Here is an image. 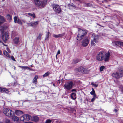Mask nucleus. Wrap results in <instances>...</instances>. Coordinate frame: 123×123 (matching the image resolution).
Returning a JSON list of instances; mask_svg holds the SVG:
<instances>
[{"instance_id": "nucleus-1", "label": "nucleus", "mask_w": 123, "mask_h": 123, "mask_svg": "<svg viewBox=\"0 0 123 123\" xmlns=\"http://www.w3.org/2000/svg\"><path fill=\"white\" fill-rule=\"evenodd\" d=\"M111 55L109 51L106 52L104 51H101L97 54L96 59L99 61L104 60L105 62H108L109 60Z\"/></svg>"}, {"instance_id": "nucleus-2", "label": "nucleus", "mask_w": 123, "mask_h": 123, "mask_svg": "<svg viewBox=\"0 0 123 123\" xmlns=\"http://www.w3.org/2000/svg\"><path fill=\"white\" fill-rule=\"evenodd\" d=\"M78 31L79 33L77 36V39L79 41L80 40L86 35L87 32V31L85 30H82L78 28Z\"/></svg>"}, {"instance_id": "nucleus-3", "label": "nucleus", "mask_w": 123, "mask_h": 123, "mask_svg": "<svg viewBox=\"0 0 123 123\" xmlns=\"http://www.w3.org/2000/svg\"><path fill=\"white\" fill-rule=\"evenodd\" d=\"M35 5L40 8L43 7L46 4L47 0H34Z\"/></svg>"}, {"instance_id": "nucleus-4", "label": "nucleus", "mask_w": 123, "mask_h": 123, "mask_svg": "<svg viewBox=\"0 0 123 123\" xmlns=\"http://www.w3.org/2000/svg\"><path fill=\"white\" fill-rule=\"evenodd\" d=\"M3 28V26H1L0 27V31L2 34L1 36L2 39L4 42L6 43L8 39V35H7L6 32L4 33Z\"/></svg>"}, {"instance_id": "nucleus-5", "label": "nucleus", "mask_w": 123, "mask_h": 123, "mask_svg": "<svg viewBox=\"0 0 123 123\" xmlns=\"http://www.w3.org/2000/svg\"><path fill=\"white\" fill-rule=\"evenodd\" d=\"M74 85V82L72 81H69L66 82L64 85V89L68 90H69L72 89Z\"/></svg>"}, {"instance_id": "nucleus-6", "label": "nucleus", "mask_w": 123, "mask_h": 123, "mask_svg": "<svg viewBox=\"0 0 123 123\" xmlns=\"http://www.w3.org/2000/svg\"><path fill=\"white\" fill-rule=\"evenodd\" d=\"M4 114L6 116L11 117L13 114L14 112L11 110L7 108H4L3 110Z\"/></svg>"}, {"instance_id": "nucleus-7", "label": "nucleus", "mask_w": 123, "mask_h": 123, "mask_svg": "<svg viewBox=\"0 0 123 123\" xmlns=\"http://www.w3.org/2000/svg\"><path fill=\"white\" fill-rule=\"evenodd\" d=\"M52 6L54 10L56 13H59L61 12V10L58 5L54 4L52 5Z\"/></svg>"}, {"instance_id": "nucleus-8", "label": "nucleus", "mask_w": 123, "mask_h": 123, "mask_svg": "<svg viewBox=\"0 0 123 123\" xmlns=\"http://www.w3.org/2000/svg\"><path fill=\"white\" fill-rule=\"evenodd\" d=\"M31 118V117L30 115L26 114L20 117V120L22 121L25 122L29 121Z\"/></svg>"}, {"instance_id": "nucleus-9", "label": "nucleus", "mask_w": 123, "mask_h": 123, "mask_svg": "<svg viewBox=\"0 0 123 123\" xmlns=\"http://www.w3.org/2000/svg\"><path fill=\"white\" fill-rule=\"evenodd\" d=\"M89 43V40L88 39L87 37H85L83 39L82 42V45L84 47H86L87 46Z\"/></svg>"}, {"instance_id": "nucleus-10", "label": "nucleus", "mask_w": 123, "mask_h": 123, "mask_svg": "<svg viewBox=\"0 0 123 123\" xmlns=\"http://www.w3.org/2000/svg\"><path fill=\"white\" fill-rule=\"evenodd\" d=\"M92 38L95 42L96 43H97L98 40L99 36L97 35H96L95 34H92Z\"/></svg>"}, {"instance_id": "nucleus-11", "label": "nucleus", "mask_w": 123, "mask_h": 123, "mask_svg": "<svg viewBox=\"0 0 123 123\" xmlns=\"http://www.w3.org/2000/svg\"><path fill=\"white\" fill-rule=\"evenodd\" d=\"M118 73L121 77L123 76V67H120L118 69Z\"/></svg>"}, {"instance_id": "nucleus-12", "label": "nucleus", "mask_w": 123, "mask_h": 123, "mask_svg": "<svg viewBox=\"0 0 123 123\" xmlns=\"http://www.w3.org/2000/svg\"><path fill=\"white\" fill-rule=\"evenodd\" d=\"M81 72L84 73H87L89 71L85 68L82 67H80Z\"/></svg>"}, {"instance_id": "nucleus-13", "label": "nucleus", "mask_w": 123, "mask_h": 123, "mask_svg": "<svg viewBox=\"0 0 123 123\" xmlns=\"http://www.w3.org/2000/svg\"><path fill=\"white\" fill-rule=\"evenodd\" d=\"M112 76L114 78L116 79L119 78L121 77L118 72L113 73L112 74Z\"/></svg>"}, {"instance_id": "nucleus-14", "label": "nucleus", "mask_w": 123, "mask_h": 123, "mask_svg": "<svg viewBox=\"0 0 123 123\" xmlns=\"http://www.w3.org/2000/svg\"><path fill=\"white\" fill-rule=\"evenodd\" d=\"M38 24V21H34L31 23H28L27 24L29 25V26H36Z\"/></svg>"}, {"instance_id": "nucleus-15", "label": "nucleus", "mask_w": 123, "mask_h": 123, "mask_svg": "<svg viewBox=\"0 0 123 123\" xmlns=\"http://www.w3.org/2000/svg\"><path fill=\"white\" fill-rule=\"evenodd\" d=\"M6 20L3 16L0 15V25L6 21Z\"/></svg>"}, {"instance_id": "nucleus-16", "label": "nucleus", "mask_w": 123, "mask_h": 123, "mask_svg": "<svg viewBox=\"0 0 123 123\" xmlns=\"http://www.w3.org/2000/svg\"><path fill=\"white\" fill-rule=\"evenodd\" d=\"M15 114L17 116H20L23 114V112L20 110H16L15 111Z\"/></svg>"}, {"instance_id": "nucleus-17", "label": "nucleus", "mask_w": 123, "mask_h": 123, "mask_svg": "<svg viewBox=\"0 0 123 123\" xmlns=\"http://www.w3.org/2000/svg\"><path fill=\"white\" fill-rule=\"evenodd\" d=\"M115 43L116 45L119 46H123V42H122L117 41L115 42Z\"/></svg>"}, {"instance_id": "nucleus-18", "label": "nucleus", "mask_w": 123, "mask_h": 123, "mask_svg": "<svg viewBox=\"0 0 123 123\" xmlns=\"http://www.w3.org/2000/svg\"><path fill=\"white\" fill-rule=\"evenodd\" d=\"M0 92H5L7 93L9 91L8 89L0 87Z\"/></svg>"}, {"instance_id": "nucleus-19", "label": "nucleus", "mask_w": 123, "mask_h": 123, "mask_svg": "<svg viewBox=\"0 0 123 123\" xmlns=\"http://www.w3.org/2000/svg\"><path fill=\"white\" fill-rule=\"evenodd\" d=\"M64 35V34L63 33L62 34H60L58 35L54 34L53 35V36L55 38H57L63 36Z\"/></svg>"}, {"instance_id": "nucleus-20", "label": "nucleus", "mask_w": 123, "mask_h": 123, "mask_svg": "<svg viewBox=\"0 0 123 123\" xmlns=\"http://www.w3.org/2000/svg\"><path fill=\"white\" fill-rule=\"evenodd\" d=\"M38 78V76L37 75H35L32 80L33 83L37 84V79Z\"/></svg>"}, {"instance_id": "nucleus-21", "label": "nucleus", "mask_w": 123, "mask_h": 123, "mask_svg": "<svg viewBox=\"0 0 123 123\" xmlns=\"http://www.w3.org/2000/svg\"><path fill=\"white\" fill-rule=\"evenodd\" d=\"M6 18L7 20L9 21H10L12 19V16L9 14H7Z\"/></svg>"}, {"instance_id": "nucleus-22", "label": "nucleus", "mask_w": 123, "mask_h": 123, "mask_svg": "<svg viewBox=\"0 0 123 123\" xmlns=\"http://www.w3.org/2000/svg\"><path fill=\"white\" fill-rule=\"evenodd\" d=\"M13 43L15 44H17L19 42V38L17 37H15L13 40Z\"/></svg>"}, {"instance_id": "nucleus-23", "label": "nucleus", "mask_w": 123, "mask_h": 123, "mask_svg": "<svg viewBox=\"0 0 123 123\" xmlns=\"http://www.w3.org/2000/svg\"><path fill=\"white\" fill-rule=\"evenodd\" d=\"M71 98L73 99H75L76 98V94L74 92L72 93L71 95Z\"/></svg>"}, {"instance_id": "nucleus-24", "label": "nucleus", "mask_w": 123, "mask_h": 123, "mask_svg": "<svg viewBox=\"0 0 123 123\" xmlns=\"http://www.w3.org/2000/svg\"><path fill=\"white\" fill-rule=\"evenodd\" d=\"M39 119L38 117L37 116H34L32 118V120L33 121L36 122Z\"/></svg>"}, {"instance_id": "nucleus-25", "label": "nucleus", "mask_w": 123, "mask_h": 123, "mask_svg": "<svg viewBox=\"0 0 123 123\" xmlns=\"http://www.w3.org/2000/svg\"><path fill=\"white\" fill-rule=\"evenodd\" d=\"M3 54L6 56L10 58V55L8 53L6 50H4L3 51Z\"/></svg>"}, {"instance_id": "nucleus-26", "label": "nucleus", "mask_w": 123, "mask_h": 123, "mask_svg": "<svg viewBox=\"0 0 123 123\" xmlns=\"http://www.w3.org/2000/svg\"><path fill=\"white\" fill-rule=\"evenodd\" d=\"M80 61V59H76L74 60L73 62L74 64H76Z\"/></svg>"}, {"instance_id": "nucleus-27", "label": "nucleus", "mask_w": 123, "mask_h": 123, "mask_svg": "<svg viewBox=\"0 0 123 123\" xmlns=\"http://www.w3.org/2000/svg\"><path fill=\"white\" fill-rule=\"evenodd\" d=\"M12 119L15 121H17L19 119L18 117L16 116L12 117Z\"/></svg>"}, {"instance_id": "nucleus-28", "label": "nucleus", "mask_w": 123, "mask_h": 123, "mask_svg": "<svg viewBox=\"0 0 123 123\" xmlns=\"http://www.w3.org/2000/svg\"><path fill=\"white\" fill-rule=\"evenodd\" d=\"M18 67L20 68H22L24 69H29L30 70L31 69L29 67L27 66H19Z\"/></svg>"}, {"instance_id": "nucleus-29", "label": "nucleus", "mask_w": 123, "mask_h": 123, "mask_svg": "<svg viewBox=\"0 0 123 123\" xmlns=\"http://www.w3.org/2000/svg\"><path fill=\"white\" fill-rule=\"evenodd\" d=\"M28 14L29 15L33 17L34 18H36L35 15L34 13L31 14L29 13H28Z\"/></svg>"}, {"instance_id": "nucleus-30", "label": "nucleus", "mask_w": 123, "mask_h": 123, "mask_svg": "<svg viewBox=\"0 0 123 123\" xmlns=\"http://www.w3.org/2000/svg\"><path fill=\"white\" fill-rule=\"evenodd\" d=\"M50 74V73L49 72H47L46 73L44 74H43V77L47 76Z\"/></svg>"}, {"instance_id": "nucleus-31", "label": "nucleus", "mask_w": 123, "mask_h": 123, "mask_svg": "<svg viewBox=\"0 0 123 123\" xmlns=\"http://www.w3.org/2000/svg\"><path fill=\"white\" fill-rule=\"evenodd\" d=\"M52 121L50 119H47L46 120L45 123H52Z\"/></svg>"}, {"instance_id": "nucleus-32", "label": "nucleus", "mask_w": 123, "mask_h": 123, "mask_svg": "<svg viewBox=\"0 0 123 123\" xmlns=\"http://www.w3.org/2000/svg\"><path fill=\"white\" fill-rule=\"evenodd\" d=\"M75 71L77 72H81L80 67L79 68H76L75 69Z\"/></svg>"}, {"instance_id": "nucleus-33", "label": "nucleus", "mask_w": 123, "mask_h": 123, "mask_svg": "<svg viewBox=\"0 0 123 123\" xmlns=\"http://www.w3.org/2000/svg\"><path fill=\"white\" fill-rule=\"evenodd\" d=\"M16 23H18L19 24H20L21 25H22V23L21 21V20L18 19L17 20V21Z\"/></svg>"}, {"instance_id": "nucleus-34", "label": "nucleus", "mask_w": 123, "mask_h": 123, "mask_svg": "<svg viewBox=\"0 0 123 123\" xmlns=\"http://www.w3.org/2000/svg\"><path fill=\"white\" fill-rule=\"evenodd\" d=\"M92 90L91 92H90V93L91 94L93 95L95 93V92L94 90V89L93 88H92Z\"/></svg>"}, {"instance_id": "nucleus-35", "label": "nucleus", "mask_w": 123, "mask_h": 123, "mask_svg": "<svg viewBox=\"0 0 123 123\" xmlns=\"http://www.w3.org/2000/svg\"><path fill=\"white\" fill-rule=\"evenodd\" d=\"M84 6H90L91 5L90 3H85L84 4Z\"/></svg>"}, {"instance_id": "nucleus-36", "label": "nucleus", "mask_w": 123, "mask_h": 123, "mask_svg": "<svg viewBox=\"0 0 123 123\" xmlns=\"http://www.w3.org/2000/svg\"><path fill=\"white\" fill-rule=\"evenodd\" d=\"M14 21L15 23H16L17 22V18L16 16H15L14 18Z\"/></svg>"}, {"instance_id": "nucleus-37", "label": "nucleus", "mask_w": 123, "mask_h": 123, "mask_svg": "<svg viewBox=\"0 0 123 123\" xmlns=\"http://www.w3.org/2000/svg\"><path fill=\"white\" fill-rule=\"evenodd\" d=\"M95 42L94 41L92 40V39H91V44L92 45L94 46L95 45V44L94 43Z\"/></svg>"}, {"instance_id": "nucleus-38", "label": "nucleus", "mask_w": 123, "mask_h": 123, "mask_svg": "<svg viewBox=\"0 0 123 123\" xmlns=\"http://www.w3.org/2000/svg\"><path fill=\"white\" fill-rule=\"evenodd\" d=\"M105 68V67L104 66H102L100 68V71H102Z\"/></svg>"}, {"instance_id": "nucleus-39", "label": "nucleus", "mask_w": 123, "mask_h": 123, "mask_svg": "<svg viewBox=\"0 0 123 123\" xmlns=\"http://www.w3.org/2000/svg\"><path fill=\"white\" fill-rule=\"evenodd\" d=\"M5 123H10V120L7 119L5 121Z\"/></svg>"}, {"instance_id": "nucleus-40", "label": "nucleus", "mask_w": 123, "mask_h": 123, "mask_svg": "<svg viewBox=\"0 0 123 123\" xmlns=\"http://www.w3.org/2000/svg\"><path fill=\"white\" fill-rule=\"evenodd\" d=\"M42 35L41 34H39L37 38V39L39 40H40L41 39V36Z\"/></svg>"}, {"instance_id": "nucleus-41", "label": "nucleus", "mask_w": 123, "mask_h": 123, "mask_svg": "<svg viewBox=\"0 0 123 123\" xmlns=\"http://www.w3.org/2000/svg\"><path fill=\"white\" fill-rule=\"evenodd\" d=\"M69 6H73L75 8H76V7L75 5L73 3H72L71 4L69 5Z\"/></svg>"}, {"instance_id": "nucleus-42", "label": "nucleus", "mask_w": 123, "mask_h": 123, "mask_svg": "<svg viewBox=\"0 0 123 123\" xmlns=\"http://www.w3.org/2000/svg\"><path fill=\"white\" fill-rule=\"evenodd\" d=\"M49 32H48L47 34L46 35L45 39H48V38L49 36Z\"/></svg>"}, {"instance_id": "nucleus-43", "label": "nucleus", "mask_w": 123, "mask_h": 123, "mask_svg": "<svg viewBox=\"0 0 123 123\" xmlns=\"http://www.w3.org/2000/svg\"><path fill=\"white\" fill-rule=\"evenodd\" d=\"M119 88L121 89V90L123 92V87H122V85H120L119 86Z\"/></svg>"}, {"instance_id": "nucleus-44", "label": "nucleus", "mask_w": 123, "mask_h": 123, "mask_svg": "<svg viewBox=\"0 0 123 123\" xmlns=\"http://www.w3.org/2000/svg\"><path fill=\"white\" fill-rule=\"evenodd\" d=\"M91 84L93 86H95L96 87H97L98 86V85L97 84H94V83H91Z\"/></svg>"}, {"instance_id": "nucleus-45", "label": "nucleus", "mask_w": 123, "mask_h": 123, "mask_svg": "<svg viewBox=\"0 0 123 123\" xmlns=\"http://www.w3.org/2000/svg\"><path fill=\"white\" fill-rule=\"evenodd\" d=\"M10 58H11V59H12V60L14 61H16L14 59V57H13V56H10Z\"/></svg>"}, {"instance_id": "nucleus-46", "label": "nucleus", "mask_w": 123, "mask_h": 123, "mask_svg": "<svg viewBox=\"0 0 123 123\" xmlns=\"http://www.w3.org/2000/svg\"><path fill=\"white\" fill-rule=\"evenodd\" d=\"M7 51H8L9 53H10L11 52V51L9 49V48H7L6 49Z\"/></svg>"}, {"instance_id": "nucleus-47", "label": "nucleus", "mask_w": 123, "mask_h": 123, "mask_svg": "<svg viewBox=\"0 0 123 123\" xmlns=\"http://www.w3.org/2000/svg\"><path fill=\"white\" fill-rule=\"evenodd\" d=\"M95 98H93L91 99V102H93L95 100Z\"/></svg>"}, {"instance_id": "nucleus-48", "label": "nucleus", "mask_w": 123, "mask_h": 123, "mask_svg": "<svg viewBox=\"0 0 123 123\" xmlns=\"http://www.w3.org/2000/svg\"><path fill=\"white\" fill-rule=\"evenodd\" d=\"M93 95V98H94L96 99V98L97 96H96V94H95V93Z\"/></svg>"}, {"instance_id": "nucleus-49", "label": "nucleus", "mask_w": 123, "mask_h": 123, "mask_svg": "<svg viewBox=\"0 0 123 123\" xmlns=\"http://www.w3.org/2000/svg\"><path fill=\"white\" fill-rule=\"evenodd\" d=\"M60 51L59 50L57 52V54L58 55V54H60Z\"/></svg>"}, {"instance_id": "nucleus-50", "label": "nucleus", "mask_w": 123, "mask_h": 123, "mask_svg": "<svg viewBox=\"0 0 123 123\" xmlns=\"http://www.w3.org/2000/svg\"><path fill=\"white\" fill-rule=\"evenodd\" d=\"M114 111L116 112L117 111V109H116L114 110Z\"/></svg>"}, {"instance_id": "nucleus-51", "label": "nucleus", "mask_w": 123, "mask_h": 123, "mask_svg": "<svg viewBox=\"0 0 123 123\" xmlns=\"http://www.w3.org/2000/svg\"><path fill=\"white\" fill-rule=\"evenodd\" d=\"M25 123H33L32 122H26Z\"/></svg>"}, {"instance_id": "nucleus-52", "label": "nucleus", "mask_w": 123, "mask_h": 123, "mask_svg": "<svg viewBox=\"0 0 123 123\" xmlns=\"http://www.w3.org/2000/svg\"><path fill=\"white\" fill-rule=\"evenodd\" d=\"M76 91V90L75 89H73L72 90V92H74Z\"/></svg>"}, {"instance_id": "nucleus-53", "label": "nucleus", "mask_w": 123, "mask_h": 123, "mask_svg": "<svg viewBox=\"0 0 123 123\" xmlns=\"http://www.w3.org/2000/svg\"><path fill=\"white\" fill-rule=\"evenodd\" d=\"M2 54V51H1V50H0V55H1Z\"/></svg>"}, {"instance_id": "nucleus-54", "label": "nucleus", "mask_w": 123, "mask_h": 123, "mask_svg": "<svg viewBox=\"0 0 123 123\" xmlns=\"http://www.w3.org/2000/svg\"><path fill=\"white\" fill-rule=\"evenodd\" d=\"M22 21L24 22V23H25V21L24 20H22Z\"/></svg>"}, {"instance_id": "nucleus-55", "label": "nucleus", "mask_w": 123, "mask_h": 123, "mask_svg": "<svg viewBox=\"0 0 123 123\" xmlns=\"http://www.w3.org/2000/svg\"><path fill=\"white\" fill-rule=\"evenodd\" d=\"M57 55L56 54V58H57Z\"/></svg>"}, {"instance_id": "nucleus-56", "label": "nucleus", "mask_w": 123, "mask_h": 123, "mask_svg": "<svg viewBox=\"0 0 123 123\" xmlns=\"http://www.w3.org/2000/svg\"><path fill=\"white\" fill-rule=\"evenodd\" d=\"M4 45L5 46H7V45Z\"/></svg>"}, {"instance_id": "nucleus-57", "label": "nucleus", "mask_w": 123, "mask_h": 123, "mask_svg": "<svg viewBox=\"0 0 123 123\" xmlns=\"http://www.w3.org/2000/svg\"><path fill=\"white\" fill-rule=\"evenodd\" d=\"M14 69H15L16 68H15V67H14Z\"/></svg>"}, {"instance_id": "nucleus-58", "label": "nucleus", "mask_w": 123, "mask_h": 123, "mask_svg": "<svg viewBox=\"0 0 123 123\" xmlns=\"http://www.w3.org/2000/svg\"><path fill=\"white\" fill-rule=\"evenodd\" d=\"M1 41L0 40V42L1 43Z\"/></svg>"}, {"instance_id": "nucleus-59", "label": "nucleus", "mask_w": 123, "mask_h": 123, "mask_svg": "<svg viewBox=\"0 0 123 123\" xmlns=\"http://www.w3.org/2000/svg\"><path fill=\"white\" fill-rule=\"evenodd\" d=\"M53 85L55 86V85L54 84H53Z\"/></svg>"}, {"instance_id": "nucleus-60", "label": "nucleus", "mask_w": 123, "mask_h": 123, "mask_svg": "<svg viewBox=\"0 0 123 123\" xmlns=\"http://www.w3.org/2000/svg\"><path fill=\"white\" fill-rule=\"evenodd\" d=\"M4 0H2L3 1H4Z\"/></svg>"}]
</instances>
